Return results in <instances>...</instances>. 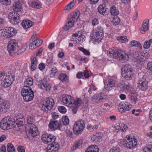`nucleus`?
<instances>
[{
	"mask_svg": "<svg viewBox=\"0 0 152 152\" xmlns=\"http://www.w3.org/2000/svg\"><path fill=\"white\" fill-rule=\"evenodd\" d=\"M107 95L103 94H96L94 96V100L96 102H105L107 101Z\"/></svg>",
	"mask_w": 152,
	"mask_h": 152,
	"instance_id": "nucleus-16",
	"label": "nucleus"
},
{
	"mask_svg": "<svg viewBox=\"0 0 152 152\" xmlns=\"http://www.w3.org/2000/svg\"><path fill=\"white\" fill-rule=\"evenodd\" d=\"M152 43V39H150L148 41H147L144 43L143 47L145 49L149 48Z\"/></svg>",
	"mask_w": 152,
	"mask_h": 152,
	"instance_id": "nucleus-41",
	"label": "nucleus"
},
{
	"mask_svg": "<svg viewBox=\"0 0 152 152\" xmlns=\"http://www.w3.org/2000/svg\"><path fill=\"white\" fill-rule=\"evenodd\" d=\"M92 23L94 26L97 25L99 23V20L97 18H94L92 20Z\"/></svg>",
	"mask_w": 152,
	"mask_h": 152,
	"instance_id": "nucleus-54",
	"label": "nucleus"
},
{
	"mask_svg": "<svg viewBox=\"0 0 152 152\" xmlns=\"http://www.w3.org/2000/svg\"><path fill=\"white\" fill-rule=\"evenodd\" d=\"M73 97L71 96L68 95H63L61 102L64 105H69L70 103H72Z\"/></svg>",
	"mask_w": 152,
	"mask_h": 152,
	"instance_id": "nucleus-18",
	"label": "nucleus"
},
{
	"mask_svg": "<svg viewBox=\"0 0 152 152\" xmlns=\"http://www.w3.org/2000/svg\"><path fill=\"white\" fill-rule=\"evenodd\" d=\"M148 20H146L143 21L142 26L143 29H141L140 30L141 33L144 34L146 31L149 30V26L148 25Z\"/></svg>",
	"mask_w": 152,
	"mask_h": 152,
	"instance_id": "nucleus-25",
	"label": "nucleus"
},
{
	"mask_svg": "<svg viewBox=\"0 0 152 152\" xmlns=\"http://www.w3.org/2000/svg\"><path fill=\"white\" fill-rule=\"evenodd\" d=\"M62 122L64 125H68L69 123V120L68 117L66 116H63L62 118Z\"/></svg>",
	"mask_w": 152,
	"mask_h": 152,
	"instance_id": "nucleus-40",
	"label": "nucleus"
},
{
	"mask_svg": "<svg viewBox=\"0 0 152 152\" xmlns=\"http://www.w3.org/2000/svg\"><path fill=\"white\" fill-rule=\"evenodd\" d=\"M123 144L125 145V147L131 148L136 145L137 144V140L134 137H128L126 140H124Z\"/></svg>",
	"mask_w": 152,
	"mask_h": 152,
	"instance_id": "nucleus-13",
	"label": "nucleus"
},
{
	"mask_svg": "<svg viewBox=\"0 0 152 152\" xmlns=\"http://www.w3.org/2000/svg\"><path fill=\"white\" fill-rule=\"evenodd\" d=\"M7 24L6 20L4 19L3 18H0V26H4L5 27V26Z\"/></svg>",
	"mask_w": 152,
	"mask_h": 152,
	"instance_id": "nucleus-50",
	"label": "nucleus"
},
{
	"mask_svg": "<svg viewBox=\"0 0 152 152\" xmlns=\"http://www.w3.org/2000/svg\"><path fill=\"white\" fill-rule=\"evenodd\" d=\"M34 121V118L33 115H31L28 116L27 122L29 128L27 129L26 133L27 137L31 139H32L39 134L36 126L33 124Z\"/></svg>",
	"mask_w": 152,
	"mask_h": 152,
	"instance_id": "nucleus-2",
	"label": "nucleus"
},
{
	"mask_svg": "<svg viewBox=\"0 0 152 152\" xmlns=\"http://www.w3.org/2000/svg\"><path fill=\"white\" fill-rule=\"evenodd\" d=\"M10 104L8 102L4 101L0 103V113L6 112L9 108Z\"/></svg>",
	"mask_w": 152,
	"mask_h": 152,
	"instance_id": "nucleus-19",
	"label": "nucleus"
},
{
	"mask_svg": "<svg viewBox=\"0 0 152 152\" xmlns=\"http://www.w3.org/2000/svg\"><path fill=\"white\" fill-rule=\"evenodd\" d=\"M147 67L148 69L152 72V62H148L147 65Z\"/></svg>",
	"mask_w": 152,
	"mask_h": 152,
	"instance_id": "nucleus-59",
	"label": "nucleus"
},
{
	"mask_svg": "<svg viewBox=\"0 0 152 152\" xmlns=\"http://www.w3.org/2000/svg\"><path fill=\"white\" fill-rule=\"evenodd\" d=\"M18 152H25V150L23 146H19L17 148Z\"/></svg>",
	"mask_w": 152,
	"mask_h": 152,
	"instance_id": "nucleus-63",
	"label": "nucleus"
},
{
	"mask_svg": "<svg viewBox=\"0 0 152 152\" xmlns=\"http://www.w3.org/2000/svg\"><path fill=\"white\" fill-rule=\"evenodd\" d=\"M121 42L125 43L127 41L128 39L125 36H123L118 38V39Z\"/></svg>",
	"mask_w": 152,
	"mask_h": 152,
	"instance_id": "nucleus-52",
	"label": "nucleus"
},
{
	"mask_svg": "<svg viewBox=\"0 0 152 152\" xmlns=\"http://www.w3.org/2000/svg\"><path fill=\"white\" fill-rule=\"evenodd\" d=\"M129 98L132 102L135 103L137 98L135 94L132 93L130 94L129 95Z\"/></svg>",
	"mask_w": 152,
	"mask_h": 152,
	"instance_id": "nucleus-38",
	"label": "nucleus"
},
{
	"mask_svg": "<svg viewBox=\"0 0 152 152\" xmlns=\"http://www.w3.org/2000/svg\"><path fill=\"white\" fill-rule=\"evenodd\" d=\"M5 30L7 31V38H10L15 35L16 30L13 28L6 27H5Z\"/></svg>",
	"mask_w": 152,
	"mask_h": 152,
	"instance_id": "nucleus-22",
	"label": "nucleus"
},
{
	"mask_svg": "<svg viewBox=\"0 0 152 152\" xmlns=\"http://www.w3.org/2000/svg\"><path fill=\"white\" fill-rule=\"evenodd\" d=\"M59 111L62 113H64L66 112V108L63 106L59 107L58 108Z\"/></svg>",
	"mask_w": 152,
	"mask_h": 152,
	"instance_id": "nucleus-55",
	"label": "nucleus"
},
{
	"mask_svg": "<svg viewBox=\"0 0 152 152\" xmlns=\"http://www.w3.org/2000/svg\"><path fill=\"white\" fill-rule=\"evenodd\" d=\"M107 55L111 58H114L122 62H125L129 59L128 55L125 52L120 50L110 48L107 52Z\"/></svg>",
	"mask_w": 152,
	"mask_h": 152,
	"instance_id": "nucleus-3",
	"label": "nucleus"
},
{
	"mask_svg": "<svg viewBox=\"0 0 152 152\" xmlns=\"http://www.w3.org/2000/svg\"><path fill=\"white\" fill-rule=\"evenodd\" d=\"M45 67V64L43 63H41L39 64V68L40 70H43Z\"/></svg>",
	"mask_w": 152,
	"mask_h": 152,
	"instance_id": "nucleus-62",
	"label": "nucleus"
},
{
	"mask_svg": "<svg viewBox=\"0 0 152 152\" xmlns=\"http://www.w3.org/2000/svg\"><path fill=\"white\" fill-rule=\"evenodd\" d=\"M54 105V102L53 99L51 98H48L43 102L42 105L41 110L44 111L50 110L52 109Z\"/></svg>",
	"mask_w": 152,
	"mask_h": 152,
	"instance_id": "nucleus-12",
	"label": "nucleus"
},
{
	"mask_svg": "<svg viewBox=\"0 0 152 152\" xmlns=\"http://www.w3.org/2000/svg\"><path fill=\"white\" fill-rule=\"evenodd\" d=\"M14 119L7 117L4 118L0 123V128L4 130L12 129L16 125Z\"/></svg>",
	"mask_w": 152,
	"mask_h": 152,
	"instance_id": "nucleus-5",
	"label": "nucleus"
},
{
	"mask_svg": "<svg viewBox=\"0 0 152 152\" xmlns=\"http://www.w3.org/2000/svg\"><path fill=\"white\" fill-rule=\"evenodd\" d=\"M112 106H113L112 103L110 102H109L107 104L106 107H107V109L108 110H109L110 109L112 108Z\"/></svg>",
	"mask_w": 152,
	"mask_h": 152,
	"instance_id": "nucleus-64",
	"label": "nucleus"
},
{
	"mask_svg": "<svg viewBox=\"0 0 152 152\" xmlns=\"http://www.w3.org/2000/svg\"><path fill=\"white\" fill-rule=\"evenodd\" d=\"M103 28L100 26L98 27L92 31V37L95 41H99L102 39L103 37Z\"/></svg>",
	"mask_w": 152,
	"mask_h": 152,
	"instance_id": "nucleus-10",
	"label": "nucleus"
},
{
	"mask_svg": "<svg viewBox=\"0 0 152 152\" xmlns=\"http://www.w3.org/2000/svg\"><path fill=\"white\" fill-rule=\"evenodd\" d=\"M82 103L81 100L79 98L76 99L73 102V104L76 106H80Z\"/></svg>",
	"mask_w": 152,
	"mask_h": 152,
	"instance_id": "nucleus-47",
	"label": "nucleus"
},
{
	"mask_svg": "<svg viewBox=\"0 0 152 152\" xmlns=\"http://www.w3.org/2000/svg\"><path fill=\"white\" fill-rule=\"evenodd\" d=\"M132 107V105L128 102H126L125 104L121 103L118 105V108L121 113H123L129 110Z\"/></svg>",
	"mask_w": 152,
	"mask_h": 152,
	"instance_id": "nucleus-15",
	"label": "nucleus"
},
{
	"mask_svg": "<svg viewBox=\"0 0 152 152\" xmlns=\"http://www.w3.org/2000/svg\"><path fill=\"white\" fill-rule=\"evenodd\" d=\"M78 49L82 52L85 55L89 56L90 54V52L88 50H87L83 47H78Z\"/></svg>",
	"mask_w": 152,
	"mask_h": 152,
	"instance_id": "nucleus-44",
	"label": "nucleus"
},
{
	"mask_svg": "<svg viewBox=\"0 0 152 152\" xmlns=\"http://www.w3.org/2000/svg\"><path fill=\"white\" fill-rule=\"evenodd\" d=\"M131 46H135L138 47L140 48H141V45L140 43L137 41L135 40H133L132 41L131 43L130 44Z\"/></svg>",
	"mask_w": 152,
	"mask_h": 152,
	"instance_id": "nucleus-42",
	"label": "nucleus"
},
{
	"mask_svg": "<svg viewBox=\"0 0 152 152\" xmlns=\"http://www.w3.org/2000/svg\"><path fill=\"white\" fill-rule=\"evenodd\" d=\"M120 129L118 128V129H120L121 130L122 132H125L127 130L128 127L126 124H124L123 123L119 124Z\"/></svg>",
	"mask_w": 152,
	"mask_h": 152,
	"instance_id": "nucleus-46",
	"label": "nucleus"
},
{
	"mask_svg": "<svg viewBox=\"0 0 152 152\" xmlns=\"http://www.w3.org/2000/svg\"><path fill=\"white\" fill-rule=\"evenodd\" d=\"M35 43H34V41L30 44L29 46V48L30 49L33 50L37 48V46L35 45Z\"/></svg>",
	"mask_w": 152,
	"mask_h": 152,
	"instance_id": "nucleus-60",
	"label": "nucleus"
},
{
	"mask_svg": "<svg viewBox=\"0 0 152 152\" xmlns=\"http://www.w3.org/2000/svg\"><path fill=\"white\" fill-rule=\"evenodd\" d=\"M42 139L45 143L48 145L47 147V152H58L60 146L58 142H56V138L55 136L48 134H43Z\"/></svg>",
	"mask_w": 152,
	"mask_h": 152,
	"instance_id": "nucleus-1",
	"label": "nucleus"
},
{
	"mask_svg": "<svg viewBox=\"0 0 152 152\" xmlns=\"http://www.w3.org/2000/svg\"><path fill=\"white\" fill-rule=\"evenodd\" d=\"M101 139V137L97 134L93 135L91 138V140L95 143L99 142Z\"/></svg>",
	"mask_w": 152,
	"mask_h": 152,
	"instance_id": "nucleus-35",
	"label": "nucleus"
},
{
	"mask_svg": "<svg viewBox=\"0 0 152 152\" xmlns=\"http://www.w3.org/2000/svg\"><path fill=\"white\" fill-rule=\"evenodd\" d=\"M119 86L121 88H123L124 89H126L127 90L130 89V87L129 84L127 83H123L119 84Z\"/></svg>",
	"mask_w": 152,
	"mask_h": 152,
	"instance_id": "nucleus-37",
	"label": "nucleus"
},
{
	"mask_svg": "<svg viewBox=\"0 0 152 152\" xmlns=\"http://www.w3.org/2000/svg\"><path fill=\"white\" fill-rule=\"evenodd\" d=\"M148 82L144 80H143L139 81L138 86L141 90L144 91L147 88Z\"/></svg>",
	"mask_w": 152,
	"mask_h": 152,
	"instance_id": "nucleus-24",
	"label": "nucleus"
},
{
	"mask_svg": "<svg viewBox=\"0 0 152 152\" xmlns=\"http://www.w3.org/2000/svg\"><path fill=\"white\" fill-rule=\"evenodd\" d=\"M85 124L82 120H79L77 121L73 126V130L74 134L77 135L81 134L85 128Z\"/></svg>",
	"mask_w": 152,
	"mask_h": 152,
	"instance_id": "nucleus-9",
	"label": "nucleus"
},
{
	"mask_svg": "<svg viewBox=\"0 0 152 152\" xmlns=\"http://www.w3.org/2000/svg\"><path fill=\"white\" fill-rule=\"evenodd\" d=\"M129 55L131 56L132 61L139 56L137 51L133 50H130L129 52Z\"/></svg>",
	"mask_w": 152,
	"mask_h": 152,
	"instance_id": "nucleus-29",
	"label": "nucleus"
},
{
	"mask_svg": "<svg viewBox=\"0 0 152 152\" xmlns=\"http://www.w3.org/2000/svg\"><path fill=\"white\" fill-rule=\"evenodd\" d=\"M14 72H8L6 76L3 77L1 80V84L4 87L7 88L10 86L15 79Z\"/></svg>",
	"mask_w": 152,
	"mask_h": 152,
	"instance_id": "nucleus-8",
	"label": "nucleus"
},
{
	"mask_svg": "<svg viewBox=\"0 0 152 152\" xmlns=\"http://www.w3.org/2000/svg\"><path fill=\"white\" fill-rule=\"evenodd\" d=\"M110 152H121L120 148L117 146L114 147L110 151Z\"/></svg>",
	"mask_w": 152,
	"mask_h": 152,
	"instance_id": "nucleus-51",
	"label": "nucleus"
},
{
	"mask_svg": "<svg viewBox=\"0 0 152 152\" xmlns=\"http://www.w3.org/2000/svg\"><path fill=\"white\" fill-rule=\"evenodd\" d=\"M115 80L111 78L109 79L108 80H105L104 82V87L106 90L109 91L114 89L115 87Z\"/></svg>",
	"mask_w": 152,
	"mask_h": 152,
	"instance_id": "nucleus-14",
	"label": "nucleus"
},
{
	"mask_svg": "<svg viewBox=\"0 0 152 152\" xmlns=\"http://www.w3.org/2000/svg\"><path fill=\"white\" fill-rule=\"evenodd\" d=\"M18 48L19 46L18 42L15 39L11 40L8 42L7 50L10 56H13L14 55H17L23 52V51H21L22 50H20L17 52Z\"/></svg>",
	"mask_w": 152,
	"mask_h": 152,
	"instance_id": "nucleus-4",
	"label": "nucleus"
},
{
	"mask_svg": "<svg viewBox=\"0 0 152 152\" xmlns=\"http://www.w3.org/2000/svg\"><path fill=\"white\" fill-rule=\"evenodd\" d=\"M39 87L41 89L45 88L47 91H49L51 88V85L49 83H47L45 81L43 82V81L41 80L39 82Z\"/></svg>",
	"mask_w": 152,
	"mask_h": 152,
	"instance_id": "nucleus-21",
	"label": "nucleus"
},
{
	"mask_svg": "<svg viewBox=\"0 0 152 152\" xmlns=\"http://www.w3.org/2000/svg\"><path fill=\"white\" fill-rule=\"evenodd\" d=\"M122 74L127 80H129L131 78V75L132 74L133 69L131 66L128 64H125L122 68Z\"/></svg>",
	"mask_w": 152,
	"mask_h": 152,
	"instance_id": "nucleus-11",
	"label": "nucleus"
},
{
	"mask_svg": "<svg viewBox=\"0 0 152 152\" xmlns=\"http://www.w3.org/2000/svg\"><path fill=\"white\" fill-rule=\"evenodd\" d=\"M33 84V80L32 78L29 77L26 79L24 82V86H26L27 87H30V86Z\"/></svg>",
	"mask_w": 152,
	"mask_h": 152,
	"instance_id": "nucleus-31",
	"label": "nucleus"
},
{
	"mask_svg": "<svg viewBox=\"0 0 152 152\" xmlns=\"http://www.w3.org/2000/svg\"><path fill=\"white\" fill-rule=\"evenodd\" d=\"M11 0H1V4L7 5H10V4Z\"/></svg>",
	"mask_w": 152,
	"mask_h": 152,
	"instance_id": "nucleus-53",
	"label": "nucleus"
},
{
	"mask_svg": "<svg viewBox=\"0 0 152 152\" xmlns=\"http://www.w3.org/2000/svg\"><path fill=\"white\" fill-rule=\"evenodd\" d=\"M76 0H73L70 2L65 7L64 10H68L71 9L75 5Z\"/></svg>",
	"mask_w": 152,
	"mask_h": 152,
	"instance_id": "nucleus-34",
	"label": "nucleus"
},
{
	"mask_svg": "<svg viewBox=\"0 0 152 152\" xmlns=\"http://www.w3.org/2000/svg\"><path fill=\"white\" fill-rule=\"evenodd\" d=\"M20 21V17L18 13L15 12V14L14 15L13 18L11 19L10 20V23L12 24L15 25L19 23Z\"/></svg>",
	"mask_w": 152,
	"mask_h": 152,
	"instance_id": "nucleus-23",
	"label": "nucleus"
},
{
	"mask_svg": "<svg viewBox=\"0 0 152 152\" xmlns=\"http://www.w3.org/2000/svg\"><path fill=\"white\" fill-rule=\"evenodd\" d=\"M47 63L49 65L51 66L53 62V60L52 58H49L47 61Z\"/></svg>",
	"mask_w": 152,
	"mask_h": 152,
	"instance_id": "nucleus-61",
	"label": "nucleus"
},
{
	"mask_svg": "<svg viewBox=\"0 0 152 152\" xmlns=\"http://www.w3.org/2000/svg\"><path fill=\"white\" fill-rule=\"evenodd\" d=\"M13 9L16 12L20 11L21 9V4L18 2H15L13 6Z\"/></svg>",
	"mask_w": 152,
	"mask_h": 152,
	"instance_id": "nucleus-28",
	"label": "nucleus"
},
{
	"mask_svg": "<svg viewBox=\"0 0 152 152\" xmlns=\"http://www.w3.org/2000/svg\"><path fill=\"white\" fill-rule=\"evenodd\" d=\"M30 5L31 7L38 9L41 8L42 7L40 3L35 1L31 3Z\"/></svg>",
	"mask_w": 152,
	"mask_h": 152,
	"instance_id": "nucleus-32",
	"label": "nucleus"
},
{
	"mask_svg": "<svg viewBox=\"0 0 152 152\" xmlns=\"http://www.w3.org/2000/svg\"><path fill=\"white\" fill-rule=\"evenodd\" d=\"M50 128L53 129L60 130L61 128V123L57 121H53L50 122L49 125Z\"/></svg>",
	"mask_w": 152,
	"mask_h": 152,
	"instance_id": "nucleus-17",
	"label": "nucleus"
},
{
	"mask_svg": "<svg viewBox=\"0 0 152 152\" xmlns=\"http://www.w3.org/2000/svg\"><path fill=\"white\" fill-rule=\"evenodd\" d=\"M7 32L5 30V28L4 29H0V35L3 37H7Z\"/></svg>",
	"mask_w": 152,
	"mask_h": 152,
	"instance_id": "nucleus-48",
	"label": "nucleus"
},
{
	"mask_svg": "<svg viewBox=\"0 0 152 152\" xmlns=\"http://www.w3.org/2000/svg\"><path fill=\"white\" fill-rule=\"evenodd\" d=\"M80 15V13L79 11L72 13L71 17L68 19L67 24L64 27V29L65 30H68L72 27L77 21Z\"/></svg>",
	"mask_w": 152,
	"mask_h": 152,
	"instance_id": "nucleus-7",
	"label": "nucleus"
},
{
	"mask_svg": "<svg viewBox=\"0 0 152 152\" xmlns=\"http://www.w3.org/2000/svg\"><path fill=\"white\" fill-rule=\"evenodd\" d=\"M43 50V48H40L39 50L36 53V54L35 55V57H37V56H40L42 55V53Z\"/></svg>",
	"mask_w": 152,
	"mask_h": 152,
	"instance_id": "nucleus-57",
	"label": "nucleus"
},
{
	"mask_svg": "<svg viewBox=\"0 0 152 152\" xmlns=\"http://www.w3.org/2000/svg\"><path fill=\"white\" fill-rule=\"evenodd\" d=\"M145 152H152V145H149L146 147Z\"/></svg>",
	"mask_w": 152,
	"mask_h": 152,
	"instance_id": "nucleus-58",
	"label": "nucleus"
},
{
	"mask_svg": "<svg viewBox=\"0 0 152 152\" xmlns=\"http://www.w3.org/2000/svg\"><path fill=\"white\" fill-rule=\"evenodd\" d=\"M120 22V20L119 18L117 16L114 17L113 18V20L112 21V23H113V25L115 26L118 25Z\"/></svg>",
	"mask_w": 152,
	"mask_h": 152,
	"instance_id": "nucleus-39",
	"label": "nucleus"
},
{
	"mask_svg": "<svg viewBox=\"0 0 152 152\" xmlns=\"http://www.w3.org/2000/svg\"><path fill=\"white\" fill-rule=\"evenodd\" d=\"M21 93L24 101L26 102L32 100L34 96V91L31 87L23 86L21 91Z\"/></svg>",
	"mask_w": 152,
	"mask_h": 152,
	"instance_id": "nucleus-6",
	"label": "nucleus"
},
{
	"mask_svg": "<svg viewBox=\"0 0 152 152\" xmlns=\"http://www.w3.org/2000/svg\"><path fill=\"white\" fill-rule=\"evenodd\" d=\"M96 89V88L95 86L92 85L90 86V87L88 90V92L90 94H91L92 93V91H95Z\"/></svg>",
	"mask_w": 152,
	"mask_h": 152,
	"instance_id": "nucleus-56",
	"label": "nucleus"
},
{
	"mask_svg": "<svg viewBox=\"0 0 152 152\" xmlns=\"http://www.w3.org/2000/svg\"><path fill=\"white\" fill-rule=\"evenodd\" d=\"M33 23L29 20H23L21 23L22 25L24 28H27L33 25Z\"/></svg>",
	"mask_w": 152,
	"mask_h": 152,
	"instance_id": "nucleus-26",
	"label": "nucleus"
},
{
	"mask_svg": "<svg viewBox=\"0 0 152 152\" xmlns=\"http://www.w3.org/2000/svg\"><path fill=\"white\" fill-rule=\"evenodd\" d=\"M98 12L101 14L104 15L107 13V8L104 7L103 5H100L98 8Z\"/></svg>",
	"mask_w": 152,
	"mask_h": 152,
	"instance_id": "nucleus-30",
	"label": "nucleus"
},
{
	"mask_svg": "<svg viewBox=\"0 0 152 152\" xmlns=\"http://www.w3.org/2000/svg\"><path fill=\"white\" fill-rule=\"evenodd\" d=\"M59 79L62 81H65L67 79V77L65 74H61L59 76Z\"/></svg>",
	"mask_w": 152,
	"mask_h": 152,
	"instance_id": "nucleus-43",
	"label": "nucleus"
},
{
	"mask_svg": "<svg viewBox=\"0 0 152 152\" xmlns=\"http://www.w3.org/2000/svg\"><path fill=\"white\" fill-rule=\"evenodd\" d=\"M86 152H99V149L97 146L96 145H91L88 148Z\"/></svg>",
	"mask_w": 152,
	"mask_h": 152,
	"instance_id": "nucleus-27",
	"label": "nucleus"
},
{
	"mask_svg": "<svg viewBox=\"0 0 152 152\" xmlns=\"http://www.w3.org/2000/svg\"><path fill=\"white\" fill-rule=\"evenodd\" d=\"M144 60L143 58L138 56V57L134 59L133 61L136 63H140L142 61Z\"/></svg>",
	"mask_w": 152,
	"mask_h": 152,
	"instance_id": "nucleus-45",
	"label": "nucleus"
},
{
	"mask_svg": "<svg viewBox=\"0 0 152 152\" xmlns=\"http://www.w3.org/2000/svg\"><path fill=\"white\" fill-rule=\"evenodd\" d=\"M7 152H15V150L13 145L11 143L7 144Z\"/></svg>",
	"mask_w": 152,
	"mask_h": 152,
	"instance_id": "nucleus-36",
	"label": "nucleus"
},
{
	"mask_svg": "<svg viewBox=\"0 0 152 152\" xmlns=\"http://www.w3.org/2000/svg\"><path fill=\"white\" fill-rule=\"evenodd\" d=\"M31 70L32 71H34L37 68L38 64V61L35 55H34V56L32 57L31 59Z\"/></svg>",
	"mask_w": 152,
	"mask_h": 152,
	"instance_id": "nucleus-20",
	"label": "nucleus"
},
{
	"mask_svg": "<svg viewBox=\"0 0 152 152\" xmlns=\"http://www.w3.org/2000/svg\"><path fill=\"white\" fill-rule=\"evenodd\" d=\"M110 11L112 15L116 16L119 13L118 10L116 9V7L114 6H113L111 7Z\"/></svg>",
	"mask_w": 152,
	"mask_h": 152,
	"instance_id": "nucleus-33",
	"label": "nucleus"
},
{
	"mask_svg": "<svg viewBox=\"0 0 152 152\" xmlns=\"http://www.w3.org/2000/svg\"><path fill=\"white\" fill-rule=\"evenodd\" d=\"M42 40H40L39 39H37L34 41V43H35V45L36 46H37V47L39 46L42 44Z\"/></svg>",
	"mask_w": 152,
	"mask_h": 152,
	"instance_id": "nucleus-49",
	"label": "nucleus"
}]
</instances>
